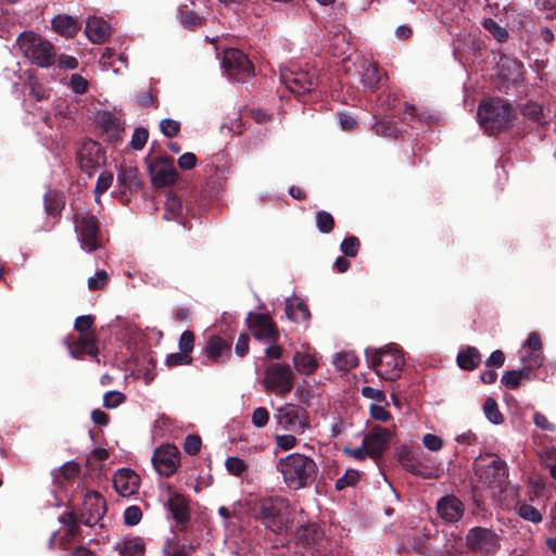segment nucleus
<instances>
[{
	"instance_id": "obj_1",
	"label": "nucleus",
	"mask_w": 556,
	"mask_h": 556,
	"mask_svg": "<svg viewBox=\"0 0 556 556\" xmlns=\"http://www.w3.org/2000/svg\"><path fill=\"white\" fill-rule=\"evenodd\" d=\"M277 469L286 485L294 491L313 484L318 473L315 460L300 453H292L280 458Z\"/></svg>"
},
{
	"instance_id": "obj_2",
	"label": "nucleus",
	"mask_w": 556,
	"mask_h": 556,
	"mask_svg": "<svg viewBox=\"0 0 556 556\" xmlns=\"http://www.w3.org/2000/svg\"><path fill=\"white\" fill-rule=\"evenodd\" d=\"M253 509L256 518L275 533L286 532L293 521V511L289 501L279 495L257 498Z\"/></svg>"
},
{
	"instance_id": "obj_3",
	"label": "nucleus",
	"mask_w": 556,
	"mask_h": 556,
	"mask_svg": "<svg viewBox=\"0 0 556 556\" xmlns=\"http://www.w3.org/2000/svg\"><path fill=\"white\" fill-rule=\"evenodd\" d=\"M366 358L379 377L390 381L401 377L405 364L402 350L393 343L375 351L367 349Z\"/></svg>"
},
{
	"instance_id": "obj_4",
	"label": "nucleus",
	"mask_w": 556,
	"mask_h": 556,
	"mask_svg": "<svg viewBox=\"0 0 556 556\" xmlns=\"http://www.w3.org/2000/svg\"><path fill=\"white\" fill-rule=\"evenodd\" d=\"M20 50L33 64L49 67L55 61L53 45L33 31H24L17 37Z\"/></svg>"
},
{
	"instance_id": "obj_5",
	"label": "nucleus",
	"mask_w": 556,
	"mask_h": 556,
	"mask_svg": "<svg viewBox=\"0 0 556 556\" xmlns=\"http://www.w3.org/2000/svg\"><path fill=\"white\" fill-rule=\"evenodd\" d=\"M513 116V106L500 98L484 100L478 109L480 125L490 134H494L506 127Z\"/></svg>"
},
{
	"instance_id": "obj_6",
	"label": "nucleus",
	"mask_w": 556,
	"mask_h": 556,
	"mask_svg": "<svg viewBox=\"0 0 556 556\" xmlns=\"http://www.w3.org/2000/svg\"><path fill=\"white\" fill-rule=\"evenodd\" d=\"M475 471L480 482L491 489H503L508 477L506 463L495 455H488L475 460Z\"/></svg>"
},
{
	"instance_id": "obj_7",
	"label": "nucleus",
	"mask_w": 556,
	"mask_h": 556,
	"mask_svg": "<svg viewBox=\"0 0 556 556\" xmlns=\"http://www.w3.org/2000/svg\"><path fill=\"white\" fill-rule=\"evenodd\" d=\"M75 232L80 248L86 252H94L101 248L100 226L94 215L78 212L74 217Z\"/></svg>"
},
{
	"instance_id": "obj_8",
	"label": "nucleus",
	"mask_w": 556,
	"mask_h": 556,
	"mask_svg": "<svg viewBox=\"0 0 556 556\" xmlns=\"http://www.w3.org/2000/svg\"><path fill=\"white\" fill-rule=\"evenodd\" d=\"M295 375L287 363H271L264 372L263 384L267 392L276 395L288 394L294 383Z\"/></svg>"
},
{
	"instance_id": "obj_9",
	"label": "nucleus",
	"mask_w": 556,
	"mask_h": 556,
	"mask_svg": "<svg viewBox=\"0 0 556 556\" xmlns=\"http://www.w3.org/2000/svg\"><path fill=\"white\" fill-rule=\"evenodd\" d=\"M274 418L277 426L285 431L303 434L309 428L308 415L304 407L287 403L277 408Z\"/></svg>"
},
{
	"instance_id": "obj_10",
	"label": "nucleus",
	"mask_w": 556,
	"mask_h": 556,
	"mask_svg": "<svg viewBox=\"0 0 556 556\" xmlns=\"http://www.w3.org/2000/svg\"><path fill=\"white\" fill-rule=\"evenodd\" d=\"M466 545L475 553L492 556L501 547V538L490 529L475 527L466 535Z\"/></svg>"
},
{
	"instance_id": "obj_11",
	"label": "nucleus",
	"mask_w": 556,
	"mask_h": 556,
	"mask_svg": "<svg viewBox=\"0 0 556 556\" xmlns=\"http://www.w3.org/2000/svg\"><path fill=\"white\" fill-rule=\"evenodd\" d=\"M223 66L226 73L236 81H243L254 73L252 62L238 49H227L224 52Z\"/></svg>"
},
{
	"instance_id": "obj_12",
	"label": "nucleus",
	"mask_w": 556,
	"mask_h": 556,
	"mask_svg": "<svg viewBox=\"0 0 556 556\" xmlns=\"http://www.w3.org/2000/svg\"><path fill=\"white\" fill-rule=\"evenodd\" d=\"M280 80L294 94H304L317 86L315 73L303 70L282 71L280 73Z\"/></svg>"
},
{
	"instance_id": "obj_13",
	"label": "nucleus",
	"mask_w": 556,
	"mask_h": 556,
	"mask_svg": "<svg viewBox=\"0 0 556 556\" xmlns=\"http://www.w3.org/2000/svg\"><path fill=\"white\" fill-rule=\"evenodd\" d=\"M105 510L103 497L98 492H87L81 504L79 521L87 527H92L102 519Z\"/></svg>"
},
{
	"instance_id": "obj_14",
	"label": "nucleus",
	"mask_w": 556,
	"mask_h": 556,
	"mask_svg": "<svg viewBox=\"0 0 556 556\" xmlns=\"http://www.w3.org/2000/svg\"><path fill=\"white\" fill-rule=\"evenodd\" d=\"M155 470L165 477L172 476L179 465V451L176 446L164 444L155 450L152 456Z\"/></svg>"
},
{
	"instance_id": "obj_15",
	"label": "nucleus",
	"mask_w": 556,
	"mask_h": 556,
	"mask_svg": "<svg viewBox=\"0 0 556 556\" xmlns=\"http://www.w3.org/2000/svg\"><path fill=\"white\" fill-rule=\"evenodd\" d=\"M250 330L256 340L264 342H277L278 330L273 319L266 314H250Z\"/></svg>"
},
{
	"instance_id": "obj_16",
	"label": "nucleus",
	"mask_w": 556,
	"mask_h": 556,
	"mask_svg": "<svg viewBox=\"0 0 556 556\" xmlns=\"http://www.w3.org/2000/svg\"><path fill=\"white\" fill-rule=\"evenodd\" d=\"M392 437L393 431L391 429L375 425L365 434L364 445L369 448L371 457H378L386 451Z\"/></svg>"
},
{
	"instance_id": "obj_17",
	"label": "nucleus",
	"mask_w": 556,
	"mask_h": 556,
	"mask_svg": "<svg viewBox=\"0 0 556 556\" xmlns=\"http://www.w3.org/2000/svg\"><path fill=\"white\" fill-rule=\"evenodd\" d=\"M150 173L153 184L157 187L172 185L177 179V172L170 157H159L153 161L150 165Z\"/></svg>"
},
{
	"instance_id": "obj_18",
	"label": "nucleus",
	"mask_w": 556,
	"mask_h": 556,
	"mask_svg": "<svg viewBox=\"0 0 556 556\" xmlns=\"http://www.w3.org/2000/svg\"><path fill=\"white\" fill-rule=\"evenodd\" d=\"M355 66V75L364 90L376 89L381 80L378 65L368 59H362Z\"/></svg>"
},
{
	"instance_id": "obj_19",
	"label": "nucleus",
	"mask_w": 556,
	"mask_h": 556,
	"mask_svg": "<svg viewBox=\"0 0 556 556\" xmlns=\"http://www.w3.org/2000/svg\"><path fill=\"white\" fill-rule=\"evenodd\" d=\"M140 478L131 469H118L113 479L116 492L124 497L135 494L139 489Z\"/></svg>"
},
{
	"instance_id": "obj_20",
	"label": "nucleus",
	"mask_w": 556,
	"mask_h": 556,
	"mask_svg": "<svg viewBox=\"0 0 556 556\" xmlns=\"http://www.w3.org/2000/svg\"><path fill=\"white\" fill-rule=\"evenodd\" d=\"M165 506L172 518L177 523H185L189 520V505L187 498L182 494L169 491Z\"/></svg>"
},
{
	"instance_id": "obj_21",
	"label": "nucleus",
	"mask_w": 556,
	"mask_h": 556,
	"mask_svg": "<svg viewBox=\"0 0 556 556\" xmlns=\"http://www.w3.org/2000/svg\"><path fill=\"white\" fill-rule=\"evenodd\" d=\"M230 344L219 336H211L205 348V355L213 363H224L230 357Z\"/></svg>"
},
{
	"instance_id": "obj_22",
	"label": "nucleus",
	"mask_w": 556,
	"mask_h": 556,
	"mask_svg": "<svg viewBox=\"0 0 556 556\" xmlns=\"http://www.w3.org/2000/svg\"><path fill=\"white\" fill-rule=\"evenodd\" d=\"M523 65L517 59L502 56L498 62V75L509 84H518L522 80Z\"/></svg>"
},
{
	"instance_id": "obj_23",
	"label": "nucleus",
	"mask_w": 556,
	"mask_h": 556,
	"mask_svg": "<svg viewBox=\"0 0 556 556\" xmlns=\"http://www.w3.org/2000/svg\"><path fill=\"white\" fill-rule=\"evenodd\" d=\"M85 33L93 43H102L111 35V27L106 21L91 16L87 20Z\"/></svg>"
},
{
	"instance_id": "obj_24",
	"label": "nucleus",
	"mask_w": 556,
	"mask_h": 556,
	"mask_svg": "<svg viewBox=\"0 0 556 556\" xmlns=\"http://www.w3.org/2000/svg\"><path fill=\"white\" fill-rule=\"evenodd\" d=\"M100 152L101 147L94 141L85 143L78 152L80 167L88 172L89 175L91 174L90 169L94 167L101 159Z\"/></svg>"
},
{
	"instance_id": "obj_25",
	"label": "nucleus",
	"mask_w": 556,
	"mask_h": 556,
	"mask_svg": "<svg viewBox=\"0 0 556 556\" xmlns=\"http://www.w3.org/2000/svg\"><path fill=\"white\" fill-rule=\"evenodd\" d=\"M292 362L300 375H313L318 367V361L315 354L308 351H296L292 357Z\"/></svg>"
},
{
	"instance_id": "obj_26",
	"label": "nucleus",
	"mask_w": 556,
	"mask_h": 556,
	"mask_svg": "<svg viewBox=\"0 0 556 556\" xmlns=\"http://www.w3.org/2000/svg\"><path fill=\"white\" fill-rule=\"evenodd\" d=\"M70 351L74 358H78L83 354L96 356L98 354V346L94 333L80 334L75 345L70 348Z\"/></svg>"
},
{
	"instance_id": "obj_27",
	"label": "nucleus",
	"mask_w": 556,
	"mask_h": 556,
	"mask_svg": "<svg viewBox=\"0 0 556 556\" xmlns=\"http://www.w3.org/2000/svg\"><path fill=\"white\" fill-rule=\"evenodd\" d=\"M456 362L459 368L471 371L480 365L481 354L477 348L466 346L459 350Z\"/></svg>"
},
{
	"instance_id": "obj_28",
	"label": "nucleus",
	"mask_w": 556,
	"mask_h": 556,
	"mask_svg": "<svg viewBox=\"0 0 556 556\" xmlns=\"http://www.w3.org/2000/svg\"><path fill=\"white\" fill-rule=\"evenodd\" d=\"M52 27L60 35L67 37L74 36L79 29L77 21L65 14H59L53 17Z\"/></svg>"
},
{
	"instance_id": "obj_29",
	"label": "nucleus",
	"mask_w": 556,
	"mask_h": 556,
	"mask_svg": "<svg viewBox=\"0 0 556 556\" xmlns=\"http://www.w3.org/2000/svg\"><path fill=\"white\" fill-rule=\"evenodd\" d=\"M523 367L517 370V374L520 377V380H529L531 378L532 371L535 368H539L543 365L544 356L542 353H529L527 356L522 358Z\"/></svg>"
},
{
	"instance_id": "obj_30",
	"label": "nucleus",
	"mask_w": 556,
	"mask_h": 556,
	"mask_svg": "<svg viewBox=\"0 0 556 556\" xmlns=\"http://www.w3.org/2000/svg\"><path fill=\"white\" fill-rule=\"evenodd\" d=\"M117 181L125 189L138 188V169L132 166H122L117 173Z\"/></svg>"
},
{
	"instance_id": "obj_31",
	"label": "nucleus",
	"mask_w": 556,
	"mask_h": 556,
	"mask_svg": "<svg viewBox=\"0 0 556 556\" xmlns=\"http://www.w3.org/2000/svg\"><path fill=\"white\" fill-rule=\"evenodd\" d=\"M418 456V453L412 452L409 450H403L400 452L399 460L405 470L414 475H421L422 472Z\"/></svg>"
},
{
	"instance_id": "obj_32",
	"label": "nucleus",
	"mask_w": 556,
	"mask_h": 556,
	"mask_svg": "<svg viewBox=\"0 0 556 556\" xmlns=\"http://www.w3.org/2000/svg\"><path fill=\"white\" fill-rule=\"evenodd\" d=\"M286 314L293 321H303L309 317L307 306L298 300H287Z\"/></svg>"
},
{
	"instance_id": "obj_33",
	"label": "nucleus",
	"mask_w": 556,
	"mask_h": 556,
	"mask_svg": "<svg viewBox=\"0 0 556 556\" xmlns=\"http://www.w3.org/2000/svg\"><path fill=\"white\" fill-rule=\"evenodd\" d=\"M430 116H426L424 113H417L414 105L406 104L403 113V122L407 123L412 128H420L424 123H429Z\"/></svg>"
},
{
	"instance_id": "obj_34",
	"label": "nucleus",
	"mask_w": 556,
	"mask_h": 556,
	"mask_svg": "<svg viewBox=\"0 0 556 556\" xmlns=\"http://www.w3.org/2000/svg\"><path fill=\"white\" fill-rule=\"evenodd\" d=\"M377 135L383 137H397L403 130L396 126L394 118H383L374 125Z\"/></svg>"
},
{
	"instance_id": "obj_35",
	"label": "nucleus",
	"mask_w": 556,
	"mask_h": 556,
	"mask_svg": "<svg viewBox=\"0 0 556 556\" xmlns=\"http://www.w3.org/2000/svg\"><path fill=\"white\" fill-rule=\"evenodd\" d=\"M447 535L448 531L446 529H442V536L434 539L431 544L432 556H452V544L450 543Z\"/></svg>"
},
{
	"instance_id": "obj_36",
	"label": "nucleus",
	"mask_w": 556,
	"mask_h": 556,
	"mask_svg": "<svg viewBox=\"0 0 556 556\" xmlns=\"http://www.w3.org/2000/svg\"><path fill=\"white\" fill-rule=\"evenodd\" d=\"M80 472V466L75 462H67L58 470L53 471L54 481L59 484L62 483L61 478L64 480H72Z\"/></svg>"
},
{
	"instance_id": "obj_37",
	"label": "nucleus",
	"mask_w": 556,
	"mask_h": 556,
	"mask_svg": "<svg viewBox=\"0 0 556 556\" xmlns=\"http://www.w3.org/2000/svg\"><path fill=\"white\" fill-rule=\"evenodd\" d=\"M334 366L342 371H348L358 364V357L353 352H342L336 354L333 358Z\"/></svg>"
},
{
	"instance_id": "obj_38",
	"label": "nucleus",
	"mask_w": 556,
	"mask_h": 556,
	"mask_svg": "<svg viewBox=\"0 0 556 556\" xmlns=\"http://www.w3.org/2000/svg\"><path fill=\"white\" fill-rule=\"evenodd\" d=\"M482 25L484 29L488 30L496 41L502 43L508 40L509 34L507 29L501 26L495 20L485 18Z\"/></svg>"
},
{
	"instance_id": "obj_39",
	"label": "nucleus",
	"mask_w": 556,
	"mask_h": 556,
	"mask_svg": "<svg viewBox=\"0 0 556 556\" xmlns=\"http://www.w3.org/2000/svg\"><path fill=\"white\" fill-rule=\"evenodd\" d=\"M483 412L489 421L494 425L504 422V416L498 409V405L493 397H486L483 404Z\"/></svg>"
},
{
	"instance_id": "obj_40",
	"label": "nucleus",
	"mask_w": 556,
	"mask_h": 556,
	"mask_svg": "<svg viewBox=\"0 0 556 556\" xmlns=\"http://www.w3.org/2000/svg\"><path fill=\"white\" fill-rule=\"evenodd\" d=\"M144 553V542L140 538H131L123 543L121 556H142Z\"/></svg>"
},
{
	"instance_id": "obj_41",
	"label": "nucleus",
	"mask_w": 556,
	"mask_h": 556,
	"mask_svg": "<svg viewBox=\"0 0 556 556\" xmlns=\"http://www.w3.org/2000/svg\"><path fill=\"white\" fill-rule=\"evenodd\" d=\"M182 204L179 198L176 195L168 197L166 201V208L164 212V218L165 219H175L178 217H181L182 215Z\"/></svg>"
},
{
	"instance_id": "obj_42",
	"label": "nucleus",
	"mask_w": 556,
	"mask_h": 556,
	"mask_svg": "<svg viewBox=\"0 0 556 556\" xmlns=\"http://www.w3.org/2000/svg\"><path fill=\"white\" fill-rule=\"evenodd\" d=\"M517 513L522 519L527 521H531L533 523H539L542 521L541 513L530 504L522 503L518 505Z\"/></svg>"
},
{
	"instance_id": "obj_43",
	"label": "nucleus",
	"mask_w": 556,
	"mask_h": 556,
	"mask_svg": "<svg viewBox=\"0 0 556 556\" xmlns=\"http://www.w3.org/2000/svg\"><path fill=\"white\" fill-rule=\"evenodd\" d=\"M359 471L356 469H348L342 477L336 481V489L342 491L349 486H354L359 480Z\"/></svg>"
},
{
	"instance_id": "obj_44",
	"label": "nucleus",
	"mask_w": 556,
	"mask_h": 556,
	"mask_svg": "<svg viewBox=\"0 0 556 556\" xmlns=\"http://www.w3.org/2000/svg\"><path fill=\"white\" fill-rule=\"evenodd\" d=\"M437 511L448 528L450 522H452V496L446 495L442 497L438 502Z\"/></svg>"
},
{
	"instance_id": "obj_45",
	"label": "nucleus",
	"mask_w": 556,
	"mask_h": 556,
	"mask_svg": "<svg viewBox=\"0 0 556 556\" xmlns=\"http://www.w3.org/2000/svg\"><path fill=\"white\" fill-rule=\"evenodd\" d=\"M113 182V175L110 172H102L96 184V201H100V195L103 194L112 185Z\"/></svg>"
},
{
	"instance_id": "obj_46",
	"label": "nucleus",
	"mask_w": 556,
	"mask_h": 556,
	"mask_svg": "<svg viewBox=\"0 0 556 556\" xmlns=\"http://www.w3.org/2000/svg\"><path fill=\"white\" fill-rule=\"evenodd\" d=\"M316 225L320 232L328 233L333 229L334 220L331 214L320 211L316 214Z\"/></svg>"
},
{
	"instance_id": "obj_47",
	"label": "nucleus",
	"mask_w": 556,
	"mask_h": 556,
	"mask_svg": "<svg viewBox=\"0 0 556 556\" xmlns=\"http://www.w3.org/2000/svg\"><path fill=\"white\" fill-rule=\"evenodd\" d=\"M109 274L104 269H99L88 279V288L92 291L103 289L109 281Z\"/></svg>"
},
{
	"instance_id": "obj_48",
	"label": "nucleus",
	"mask_w": 556,
	"mask_h": 556,
	"mask_svg": "<svg viewBox=\"0 0 556 556\" xmlns=\"http://www.w3.org/2000/svg\"><path fill=\"white\" fill-rule=\"evenodd\" d=\"M126 400L124 393L119 391H109L103 395V406L106 408H116Z\"/></svg>"
},
{
	"instance_id": "obj_49",
	"label": "nucleus",
	"mask_w": 556,
	"mask_h": 556,
	"mask_svg": "<svg viewBox=\"0 0 556 556\" xmlns=\"http://www.w3.org/2000/svg\"><path fill=\"white\" fill-rule=\"evenodd\" d=\"M226 469L229 473L236 477H240L245 470L247 466L244 462L239 457H228L225 463Z\"/></svg>"
},
{
	"instance_id": "obj_50",
	"label": "nucleus",
	"mask_w": 556,
	"mask_h": 556,
	"mask_svg": "<svg viewBox=\"0 0 556 556\" xmlns=\"http://www.w3.org/2000/svg\"><path fill=\"white\" fill-rule=\"evenodd\" d=\"M455 440L458 446L463 447L462 451L475 454V451L469 452V448L476 446L478 443L477 435L473 432L468 431L466 433H463L458 435Z\"/></svg>"
},
{
	"instance_id": "obj_51",
	"label": "nucleus",
	"mask_w": 556,
	"mask_h": 556,
	"mask_svg": "<svg viewBox=\"0 0 556 556\" xmlns=\"http://www.w3.org/2000/svg\"><path fill=\"white\" fill-rule=\"evenodd\" d=\"M522 113L526 117L532 119L533 122L543 123V109L538 103H527L522 110Z\"/></svg>"
},
{
	"instance_id": "obj_52",
	"label": "nucleus",
	"mask_w": 556,
	"mask_h": 556,
	"mask_svg": "<svg viewBox=\"0 0 556 556\" xmlns=\"http://www.w3.org/2000/svg\"><path fill=\"white\" fill-rule=\"evenodd\" d=\"M160 128L165 137H174L180 130V123L172 118H164L160 123Z\"/></svg>"
},
{
	"instance_id": "obj_53",
	"label": "nucleus",
	"mask_w": 556,
	"mask_h": 556,
	"mask_svg": "<svg viewBox=\"0 0 556 556\" xmlns=\"http://www.w3.org/2000/svg\"><path fill=\"white\" fill-rule=\"evenodd\" d=\"M68 86L76 94H84L88 89V81L79 74H73L70 78Z\"/></svg>"
},
{
	"instance_id": "obj_54",
	"label": "nucleus",
	"mask_w": 556,
	"mask_h": 556,
	"mask_svg": "<svg viewBox=\"0 0 556 556\" xmlns=\"http://www.w3.org/2000/svg\"><path fill=\"white\" fill-rule=\"evenodd\" d=\"M148 138L149 132L146 128L135 129L130 140L131 148L135 150H141L146 146Z\"/></svg>"
},
{
	"instance_id": "obj_55",
	"label": "nucleus",
	"mask_w": 556,
	"mask_h": 556,
	"mask_svg": "<svg viewBox=\"0 0 556 556\" xmlns=\"http://www.w3.org/2000/svg\"><path fill=\"white\" fill-rule=\"evenodd\" d=\"M388 405L371 404L369 406L370 416L380 422H387L391 419V414L387 410Z\"/></svg>"
},
{
	"instance_id": "obj_56",
	"label": "nucleus",
	"mask_w": 556,
	"mask_h": 556,
	"mask_svg": "<svg viewBox=\"0 0 556 556\" xmlns=\"http://www.w3.org/2000/svg\"><path fill=\"white\" fill-rule=\"evenodd\" d=\"M192 361L191 356L185 352L172 353L166 357V365L169 367L188 365Z\"/></svg>"
},
{
	"instance_id": "obj_57",
	"label": "nucleus",
	"mask_w": 556,
	"mask_h": 556,
	"mask_svg": "<svg viewBox=\"0 0 556 556\" xmlns=\"http://www.w3.org/2000/svg\"><path fill=\"white\" fill-rule=\"evenodd\" d=\"M359 241L356 237L345 238L341 243V251L345 256L353 257L357 254Z\"/></svg>"
},
{
	"instance_id": "obj_58",
	"label": "nucleus",
	"mask_w": 556,
	"mask_h": 556,
	"mask_svg": "<svg viewBox=\"0 0 556 556\" xmlns=\"http://www.w3.org/2000/svg\"><path fill=\"white\" fill-rule=\"evenodd\" d=\"M142 518L141 509L138 506H129L124 511V522L127 526H136Z\"/></svg>"
},
{
	"instance_id": "obj_59",
	"label": "nucleus",
	"mask_w": 556,
	"mask_h": 556,
	"mask_svg": "<svg viewBox=\"0 0 556 556\" xmlns=\"http://www.w3.org/2000/svg\"><path fill=\"white\" fill-rule=\"evenodd\" d=\"M201 438L197 434H189L184 442V450L189 455H195L201 448Z\"/></svg>"
},
{
	"instance_id": "obj_60",
	"label": "nucleus",
	"mask_w": 556,
	"mask_h": 556,
	"mask_svg": "<svg viewBox=\"0 0 556 556\" xmlns=\"http://www.w3.org/2000/svg\"><path fill=\"white\" fill-rule=\"evenodd\" d=\"M60 521L67 526V535L71 538H75L79 531L77 526V519L73 513L63 514L60 517Z\"/></svg>"
},
{
	"instance_id": "obj_61",
	"label": "nucleus",
	"mask_w": 556,
	"mask_h": 556,
	"mask_svg": "<svg viewBox=\"0 0 556 556\" xmlns=\"http://www.w3.org/2000/svg\"><path fill=\"white\" fill-rule=\"evenodd\" d=\"M252 424L257 428H263L269 420V413L265 407H256L252 413Z\"/></svg>"
},
{
	"instance_id": "obj_62",
	"label": "nucleus",
	"mask_w": 556,
	"mask_h": 556,
	"mask_svg": "<svg viewBox=\"0 0 556 556\" xmlns=\"http://www.w3.org/2000/svg\"><path fill=\"white\" fill-rule=\"evenodd\" d=\"M543 467L547 469L549 476L556 480V448H551L545 453Z\"/></svg>"
},
{
	"instance_id": "obj_63",
	"label": "nucleus",
	"mask_w": 556,
	"mask_h": 556,
	"mask_svg": "<svg viewBox=\"0 0 556 556\" xmlns=\"http://www.w3.org/2000/svg\"><path fill=\"white\" fill-rule=\"evenodd\" d=\"M501 382L507 389L515 390L520 386L521 380L519 375L517 374V370H508L502 376Z\"/></svg>"
},
{
	"instance_id": "obj_64",
	"label": "nucleus",
	"mask_w": 556,
	"mask_h": 556,
	"mask_svg": "<svg viewBox=\"0 0 556 556\" xmlns=\"http://www.w3.org/2000/svg\"><path fill=\"white\" fill-rule=\"evenodd\" d=\"M179 20L188 28H194L201 24V17L192 11L180 12Z\"/></svg>"
}]
</instances>
